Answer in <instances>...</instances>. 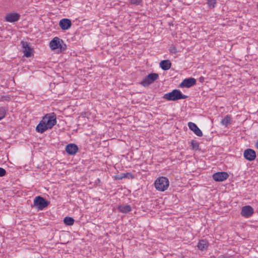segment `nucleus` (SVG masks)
Returning <instances> with one entry per match:
<instances>
[{
  "label": "nucleus",
  "instance_id": "1",
  "mask_svg": "<svg viewBox=\"0 0 258 258\" xmlns=\"http://www.w3.org/2000/svg\"><path fill=\"white\" fill-rule=\"evenodd\" d=\"M163 98L168 101H176L179 99H186L187 98V96L182 94L179 90L174 89L171 92L165 94Z\"/></svg>",
  "mask_w": 258,
  "mask_h": 258
},
{
  "label": "nucleus",
  "instance_id": "2",
  "mask_svg": "<svg viewBox=\"0 0 258 258\" xmlns=\"http://www.w3.org/2000/svg\"><path fill=\"white\" fill-rule=\"evenodd\" d=\"M154 185L158 190L163 191L168 188L169 182L167 178L162 176L155 180Z\"/></svg>",
  "mask_w": 258,
  "mask_h": 258
},
{
  "label": "nucleus",
  "instance_id": "3",
  "mask_svg": "<svg viewBox=\"0 0 258 258\" xmlns=\"http://www.w3.org/2000/svg\"><path fill=\"white\" fill-rule=\"evenodd\" d=\"M42 120L49 129L52 128L56 124V116L54 113L46 114Z\"/></svg>",
  "mask_w": 258,
  "mask_h": 258
},
{
  "label": "nucleus",
  "instance_id": "4",
  "mask_svg": "<svg viewBox=\"0 0 258 258\" xmlns=\"http://www.w3.org/2000/svg\"><path fill=\"white\" fill-rule=\"evenodd\" d=\"M49 202L46 201L44 198L40 196L36 197L33 201V206L38 210H42L47 207Z\"/></svg>",
  "mask_w": 258,
  "mask_h": 258
},
{
  "label": "nucleus",
  "instance_id": "5",
  "mask_svg": "<svg viewBox=\"0 0 258 258\" xmlns=\"http://www.w3.org/2000/svg\"><path fill=\"white\" fill-rule=\"evenodd\" d=\"M159 78V75L156 73H151L147 76L141 82V84L144 86L147 87L152 84L155 80H157Z\"/></svg>",
  "mask_w": 258,
  "mask_h": 258
},
{
  "label": "nucleus",
  "instance_id": "6",
  "mask_svg": "<svg viewBox=\"0 0 258 258\" xmlns=\"http://www.w3.org/2000/svg\"><path fill=\"white\" fill-rule=\"evenodd\" d=\"M196 84V80L194 78H188L184 79L179 84L180 88H190Z\"/></svg>",
  "mask_w": 258,
  "mask_h": 258
},
{
  "label": "nucleus",
  "instance_id": "7",
  "mask_svg": "<svg viewBox=\"0 0 258 258\" xmlns=\"http://www.w3.org/2000/svg\"><path fill=\"white\" fill-rule=\"evenodd\" d=\"M243 156L247 160L252 161L256 158V153L251 149H247L244 151Z\"/></svg>",
  "mask_w": 258,
  "mask_h": 258
},
{
  "label": "nucleus",
  "instance_id": "8",
  "mask_svg": "<svg viewBox=\"0 0 258 258\" xmlns=\"http://www.w3.org/2000/svg\"><path fill=\"white\" fill-rule=\"evenodd\" d=\"M20 18V15L17 13H10L5 16L6 22L13 23L18 21Z\"/></svg>",
  "mask_w": 258,
  "mask_h": 258
},
{
  "label": "nucleus",
  "instance_id": "9",
  "mask_svg": "<svg viewBox=\"0 0 258 258\" xmlns=\"http://www.w3.org/2000/svg\"><path fill=\"white\" fill-rule=\"evenodd\" d=\"M229 177L226 172H218L213 175V178L216 181H223Z\"/></svg>",
  "mask_w": 258,
  "mask_h": 258
},
{
  "label": "nucleus",
  "instance_id": "10",
  "mask_svg": "<svg viewBox=\"0 0 258 258\" xmlns=\"http://www.w3.org/2000/svg\"><path fill=\"white\" fill-rule=\"evenodd\" d=\"M65 149L68 154L74 155L76 154L79 149L77 145L71 143L67 145Z\"/></svg>",
  "mask_w": 258,
  "mask_h": 258
},
{
  "label": "nucleus",
  "instance_id": "11",
  "mask_svg": "<svg viewBox=\"0 0 258 258\" xmlns=\"http://www.w3.org/2000/svg\"><path fill=\"white\" fill-rule=\"evenodd\" d=\"M21 44L22 45L23 52L24 55L26 57H30L31 56L32 52L31 48L29 46V44L27 42L22 41Z\"/></svg>",
  "mask_w": 258,
  "mask_h": 258
},
{
  "label": "nucleus",
  "instance_id": "12",
  "mask_svg": "<svg viewBox=\"0 0 258 258\" xmlns=\"http://www.w3.org/2000/svg\"><path fill=\"white\" fill-rule=\"evenodd\" d=\"M253 213V209L250 206H246L242 208L241 214L245 217H249Z\"/></svg>",
  "mask_w": 258,
  "mask_h": 258
},
{
  "label": "nucleus",
  "instance_id": "13",
  "mask_svg": "<svg viewBox=\"0 0 258 258\" xmlns=\"http://www.w3.org/2000/svg\"><path fill=\"white\" fill-rule=\"evenodd\" d=\"M61 39L57 37H54L52 40L49 42V46L52 50H55L56 49H58L60 47V45L61 42Z\"/></svg>",
  "mask_w": 258,
  "mask_h": 258
},
{
  "label": "nucleus",
  "instance_id": "14",
  "mask_svg": "<svg viewBox=\"0 0 258 258\" xmlns=\"http://www.w3.org/2000/svg\"><path fill=\"white\" fill-rule=\"evenodd\" d=\"M59 24L62 30H66L69 29L71 27L72 22L70 19L64 18L59 21Z\"/></svg>",
  "mask_w": 258,
  "mask_h": 258
},
{
  "label": "nucleus",
  "instance_id": "15",
  "mask_svg": "<svg viewBox=\"0 0 258 258\" xmlns=\"http://www.w3.org/2000/svg\"><path fill=\"white\" fill-rule=\"evenodd\" d=\"M189 128L194 132V133L198 137H202L203 133L198 126L194 122H189L188 123Z\"/></svg>",
  "mask_w": 258,
  "mask_h": 258
},
{
  "label": "nucleus",
  "instance_id": "16",
  "mask_svg": "<svg viewBox=\"0 0 258 258\" xmlns=\"http://www.w3.org/2000/svg\"><path fill=\"white\" fill-rule=\"evenodd\" d=\"M48 129L49 128L42 120L39 122L36 127V131L39 133H43Z\"/></svg>",
  "mask_w": 258,
  "mask_h": 258
},
{
  "label": "nucleus",
  "instance_id": "17",
  "mask_svg": "<svg viewBox=\"0 0 258 258\" xmlns=\"http://www.w3.org/2000/svg\"><path fill=\"white\" fill-rule=\"evenodd\" d=\"M171 63L168 59L162 60L160 62V67L164 71H167L170 69Z\"/></svg>",
  "mask_w": 258,
  "mask_h": 258
},
{
  "label": "nucleus",
  "instance_id": "18",
  "mask_svg": "<svg viewBox=\"0 0 258 258\" xmlns=\"http://www.w3.org/2000/svg\"><path fill=\"white\" fill-rule=\"evenodd\" d=\"M117 209L122 213H127L132 210V208L129 205H119L117 206Z\"/></svg>",
  "mask_w": 258,
  "mask_h": 258
},
{
  "label": "nucleus",
  "instance_id": "19",
  "mask_svg": "<svg viewBox=\"0 0 258 258\" xmlns=\"http://www.w3.org/2000/svg\"><path fill=\"white\" fill-rule=\"evenodd\" d=\"M231 116L229 115H227L223 119H222L221 123L222 125L227 126L229 124L231 123Z\"/></svg>",
  "mask_w": 258,
  "mask_h": 258
},
{
  "label": "nucleus",
  "instance_id": "20",
  "mask_svg": "<svg viewBox=\"0 0 258 258\" xmlns=\"http://www.w3.org/2000/svg\"><path fill=\"white\" fill-rule=\"evenodd\" d=\"M209 246V243H198L197 247L201 251L206 250Z\"/></svg>",
  "mask_w": 258,
  "mask_h": 258
},
{
  "label": "nucleus",
  "instance_id": "21",
  "mask_svg": "<svg viewBox=\"0 0 258 258\" xmlns=\"http://www.w3.org/2000/svg\"><path fill=\"white\" fill-rule=\"evenodd\" d=\"M74 219L70 217H66L63 219L64 223L68 226L73 225L74 223Z\"/></svg>",
  "mask_w": 258,
  "mask_h": 258
},
{
  "label": "nucleus",
  "instance_id": "22",
  "mask_svg": "<svg viewBox=\"0 0 258 258\" xmlns=\"http://www.w3.org/2000/svg\"><path fill=\"white\" fill-rule=\"evenodd\" d=\"M118 179H121L123 178H134V176L133 175L132 173H131V172H126V173H121L120 175V176L117 177Z\"/></svg>",
  "mask_w": 258,
  "mask_h": 258
},
{
  "label": "nucleus",
  "instance_id": "23",
  "mask_svg": "<svg viewBox=\"0 0 258 258\" xmlns=\"http://www.w3.org/2000/svg\"><path fill=\"white\" fill-rule=\"evenodd\" d=\"M6 114V109L3 107H0V120L4 118Z\"/></svg>",
  "mask_w": 258,
  "mask_h": 258
},
{
  "label": "nucleus",
  "instance_id": "24",
  "mask_svg": "<svg viewBox=\"0 0 258 258\" xmlns=\"http://www.w3.org/2000/svg\"><path fill=\"white\" fill-rule=\"evenodd\" d=\"M191 146L193 150H198L199 147V144L198 142L195 140H192L191 142Z\"/></svg>",
  "mask_w": 258,
  "mask_h": 258
},
{
  "label": "nucleus",
  "instance_id": "25",
  "mask_svg": "<svg viewBox=\"0 0 258 258\" xmlns=\"http://www.w3.org/2000/svg\"><path fill=\"white\" fill-rule=\"evenodd\" d=\"M207 4L209 8H214L216 4V0H208Z\"/></svg>",
  "mask_w": 258,
  "mask_h": 258
},
{
  "label": "nucleus",
  "instance_id": "26",
  "mask_svg": "<svg viewBox=\"0 0 258 258\" xmlns=\"http://www.w3.org/2000/svg\"><path fill=\"white\" fill-rule=\"evenodd\" d=\"M130 4L135 6L140 5L142 3V0H128Z\"/></svg>",
  "mask_w": 258,
  "mask_h": 258
},
{
  "label": "nucleus",
  "instance_id": "27",
  "mask_svg": "<svg viewBox=\"0 0 258 258\" xmlns=\"http://www.w3.org/2000/svg\"><path fill=\"white\" fill-rule=\"evenodd\" d=\"M11 97L10 95L2 96L0 97V102H2V101L9 102L11 100Z\"/></svg>",
  "mask_w": 258,
  "mask_h": 258
},
{
  "label": "nucleus",
  "instance_id": "28",
  "mask_svg": "<svg viewBox=\"0 0 258 258\" xmlns=\"http://www.w3.org/2000/svg\"><path fill=\"white\" fill-rule=\"evenodd\" d=\"M169 51L170 53L176 54L177 52V49H176V47L173 45H172L170 47V48L169 49Z\"/></svg>",
  "mask_w": 258,
  "mask_h": 258
},
{
  "label": "nucleus",
  "instance_id": "29",
  "mask_svg": "<svg viewBox=\"0 0 258 258\" xmlns=\"http://www.w3.org/2000/svg\"><path fill=\"white\" fill-rule=\"evenodd\" d=\"M60 51H63L67 49V45L64 43V41L61 40V42L60 45V47H59Z\"/></svg>",
  "mask_w": 258,
  "mask_h": 258
},
{
  "label": "nucleus",
  "instance_id": "30",
  "mask_svg": "<svg viewBox=\"0 0 258 258\" xmlns=\"http://www.w3.org/2000/svg\"><path fill=\"white\" fill-rule=\"evenodd\" d=\"M6 171L3 168L0 167V176L2 177L6 175Z\"/></svg>",
  "mask_w": 258,
  "mask_h": 258
},
{
  "label": "nucleus",
  "instance_id": "31",
  "mask_svg": "<svg viewBox=\"0 0 258 258\" xmlns=\"http://www.w3.org/2000/svg\"><path fill=\"white\" fill-rule=\"evenodd\" d=\"M219 258H232L231 256H224L221 255L219 257Z\"/></svg>",
  "mask_w": 258,
  "mask_h": 258
},
{
  "label": "nucleus",
  "instance_id": "32",
  "mask_svg": "<svg viewBox=\"0 0 258 258\" xmlns=\"http://www.w3.org/2000/svg\"><path fill=\"white\" fill-rule=\"evenodd\" d=\"M199 80L201 82H203L204 80V77H201L200 78Z\"/></svg>",
  "mask_w": 258,
  "mask_h": 258
},
{
  "label": "nucleus",
  "instance_id": "33",
  "mask_svg": "<svg viewBox=\"0 0 258 258\" xmlns=\"http://www.w3.org/2000/svg\"><path fill=\"white\" fill-rule=\"evenodd\" d=\"M255 147L258 149V140L257 141V142L255 143Z\"/></svg>",
  "mask_w": 258,
  "mask_h": 258
},
{
  "label": "nucleus",
  "instance_id": "34",
  "mask_svg": "<svg viewBox=\"0 0 258 258\" xmlns=\"http://www.w3.org/2000/svg\"><path fill=\"white\" fill-rule=\"evenodd\" d=\"M199 242H205V241H204V240H203V239H201V240H199Z\"/></svg>",
  "mask_w": 258,
  "mask_h": 258
}]
</instances>
